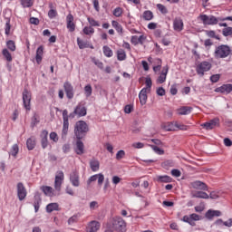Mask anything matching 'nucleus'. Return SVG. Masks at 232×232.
Wrapping results in <instances>:
<instances>
[{"label": "nucleus", "instance_id": "4468645a", "mask_svg": "<svg viewBox=\"0 0 232 232\" xmlns=\"http://www.w3.org/2000/svg\"><path fill=\"white\" fill-rule=\"evenodd\" d=\"M82 139H77L76 145L74 147V152L76 155H84V143L82 141Z\"/></svg>", "mask_w": 232, "mask_h": 232}, {"label": "nucleus", "instance_id": "69168bd1", "mask_svg": "<svg viewBox=\"0 0 232 232\" xmlns=\"http://www.w3.org/2000/svg\"><path fill=\"white\" fill-rule=\"evenodd\" d=\"M158 10H160V13L162 14H168V8L162 4H158L157 5Z\"/></svg>", "mask_w": 232, "mask_h": 232}, {"label": "nucleus", "instance_id": "f8f14e48", "mask_svg": "<svg viewBox=\"0 0 232 232\" xmlns=\"http://www.w3.org/2000/svg\"><path fill=\"white\" fill-rule=\"evenodd\" d=\"M173 29L175 32H182L184 30V21L180 17H176L173 20Z\"/></svg>", "mask_w": 232, "mask_h": 232}, {"label": "nucleus", "instance_id": "ea45409f", "mask_svg": "<svg viewBox=\"0 0 232 232\" xmlns=\"http://www.w3.org/2000/svg\"><path fill=\"white\" fill-rule=\"evenodd\" d=\"M87 21L90 24L89 26H92V28L101 26V23H99V21L95 20L93 17L88 16Z\"/></svg>", "mask_w": 232, "mask_h": 232}, {"label": "nucleus", "instance_id": "338daca9", "mask_svg": "<svg viewBox=\"0 0 232 232\" xmlns=\"http://www.w3.org/2000/svg\"><path fill=\"white\" fill-rule=\"evenodd\" d=\"M125 156H126V152L121 150L117 152L116 159L117 160H121V159H124Z\"/></svg>", "mask_w": 232, "mask_h": 232}, {"label": "nucleus", "instance_id": "09e8293b", "mask_svg": "<svg viewBox=\"0 0 232 232\" xmlns=\"http://www.w3.org/2000/svg\"><path fill=\"white\" fill-rule=\"evenodd\" d=\"M162 168H164L165 169H169V168H173V166H175V163L173 162V160H165L162 164H161Z\"/></svg>", "mask_w": 232, "mask_h": 232}, {"label": "nucleus", "instance_id": "7ed1b4c3", "mask_svg": "<svg viewBox=\"0 0 232 232\" xmlns=\"http://www.w3.org/2000/svg\"><path fill=\"white\" fill-rule=\"evenodd\" d=\"M111 227L117 232H126V221L121 217H114L111 220Z\"/></svg>", "mask_w": 232, "mask_h": 232}, {"label": "nucleus", "instance_id": "774afa93", "mask_svg": "<svg viewBox=\"0 0 232 232\" xmlns=\"http://www.w3.org/2000/svg\"><path fill=\"white\" fill-rule=\"evenodd\" d=\"M133 111V105L128 104L124 107L125 113H131Z\"/></svg>", "mask_w": 232, "mask_h": 232}, {"label": "nucleus", "instance_id": "20e7f679", "mask_svg": "<svg viewBox=\"0 0 232 232\" xmlns=\"http://www.w3.org/2000/svg\"><path fill=\"white\" fill-rule=\"evenodd\" d=\"M200 21H202L203 24L206 26H215V24H218V22L220 21V18H218L217 16L211 14H201L199 16Z\"/></svg>", "mask_w": 232, "mask_h": 232}, {"label": "nucleus", "instance_id": "1a4fd4ad", "mask_svg": "<svg viewBox=\"0 0 232 232\" xmlns=\"http://www.w3.org/2000/svg\"><path fill=\"white\" fill-rule=\"evenodd\" d=\"M198 220H200V216L196 213L190 214L189 216H184L182 218V221L189 224V226H195V222Z\"/></svg>", "mask_w": 232, "mask_h": 232}, {"label": "nucleus", "instance_id": "6e6d98bb", "mask_svg": "<svg viewBox=\"0 0 232 232\" xmlns=\"http://www.w3.org/2000/svg\"><path fill=\"white\" fill-rule=\"evenodd\" d=\"M175 126H176V131H179V130H181L182 131H186L188 130L187 125L179 123L178 121H175Z\"/></svg>", "mask_w": 232, "mask_h": 232}, {"label": "nucleus", "instance_id": "603ef678", "mask_svg": "<svg viewBox=\"0 0 232 232\" xmlns=\"http://www.w3.org/2000/svg\"><path fill=\"white\" fill-rule=\"evenodd\" d=\"M173 180V179H171V177L169 176H159L158 177V182H171Z\"/></svg>", "mask_w": 232, "mask_h": 232}, {"label": "nucleus", "instance_id": "79ce46f5", "mask_svg": "<svg viewBox=\"0 0 232 232\" xmlns=\"http://www.w3.org/2000/svg\"><path fill=\"white\" fill-rule=\"evenodd\" d=\"M70 128V121H63V130H62V137L64 138L68 135V130Z\"/></svg>", "mask_w": 232, "mask_h": 232}, {"label": "nucleus", "instance_id": "423d86ee", "mask_svg": "<svg viewBox=\"0 0 232 232\" xmlns=\"http://www.w3.org/2000/svg\"><path fill=\"white\" fill-rule=\"evenodd\" d=\"M63 182H64V172H63L62 170H59L56 172L55 179H54L55 191H58V193L61 191V188Z\"/></svg>", "mask_w": 232, "mask_h": 232}, {"label": "nucleus", "instance_id": "6ab92c4d", "mask_svg": "<svg viewBox=\"0 0 232 232\" xmlns=\"http://www.w3.org/2000/svg\"><path fill=\"white\" fill-rule=\"evenodd\" d=\"M40 137H41L42 148L43 150H46V148H48V130H42Z\"/></svg>", "mask_w": 232, "mask_h": 232}, {"label": "nucleus", "instance_id": "8fccbe9b", "mask_svg": "<svg viewBox=\"0 0 232 232\" xmlns=\"http://www.w3.org/2000/svg\"><path fill=\"white\" fill-rule=\"evenodd\" d=\"M17 153H19V145L14 144L11 148L10 155L12 157H17Z\"/></svg>", "mask_w": 232, "mask_h": 232}, {"label": "nucleus", "instance_id": "c756f323", "mask_svg": "<svg viewBox=\"0 0 232 232\" xmlns=\"http://www.w3.org/2000/svg\"><path fill=\"white\" fill-rule=\"evenodd\" d=\"M222 215V212L219 210H208L205 214L206 218H208V220H212L213 217H220Z\"/></svg>", "mask_w": 232, "mask_h": 232}, {"label": "nucleus", "instance_id": "a878e982", "mask_svg": "<svg viewBox=\"0 0 232 232\" xmlns=\"http://www.w3.org/2000/svg\"><path fill=\"white\" fill-rule=\"evenodd\" d=\"M41 190L46 195V197H55V189L50 186L41 187Z\"/></svg>", "mask_w": 232, "mask_h": 232}, {"label": "nucleus", "instance_id": "7c9ffc66", "mask_svg": "<svg viewBox=\"0 0 232 232\" xmlns=\"http://www.w3.org/2000/svg\"><path fill=\"white\" fill-rule=\"evenodd\" d=\"M59 203H50L46 206L47 213H53V211H59Z\"/></svg>", "mask_w": 232, "mask_h": 232}, {"label": "nucleus", "instance_id": "39448f33", "mask_svg": "<svg viewBox=\"0 0 232 232\" xmlns=\"http://www.w3.org/2000/svg\"><path fill=\"white\" fill-rule=\"evenodd\" d=\"M212 66L213 65L211 64V63L208 61H203L196 66V72L198 75H200V77H204V73H206V72H209Z\"/></svg>", "mask_w": 232, "mask_h": 232}, {"label": "nucleus", "instance_id": "a19ab883", "mask_svg": "<svg viewBox=\"0 0 232 232\" xmlns=\"http://www.w3.org/2000/svg\"><path fill=\"white\" fill-rule=\"evenodd\" d=\"M102 50L105 57H113V51L111 50V48H110V46L104 45L102 47Z\"/></svg>", "mask_w": 232, "mask_h": 232}, {"label": "nucleus", "instance_id": "c85d7f7f", "mask_svg": "<svg viewBox=\"0 0 232 232\" xmlns=\"http://www.w3.org/2000/svg\"><path fill=\"white\" fill-rule=\"evenodd\" d=\"M44 53V48L43 46H39L36 50V55H35L37 64H41V63L43 62Z\"/></svg>", "mask_w": 232, "mask_h": 232}, {"label": "nucleus", "instance_id": "2f4dec72", "mask_svg": "<svg viewBox=\"0 0 232 232\" xmlns=\"http://www.w3.org/2000/svg\"><path fill=\"white\" fill-rule=\"evenodd\" d=\"M77 44L80 50H84V48H93V46H90V44L88 42L81 40V38H77Z\"/></svg>", "mask_w": 232, "mask_h": 232}, {"label": "nucleus", "instance_id": "393cba45", "mask_svg": "<svg viewBox=\"0 0 232 232\" xmlns=\"http://www.w3.org/2000/svg\"><path fill=\"white\" fill-rule=\"evenodd\" d=\"M74 113L78 115L79 117H85L87 111H86V107L82 104H78L76 108L74 109Z\"/></svg>", "mask_w": 232, "mask_h": 232}, {"label": "nucleus", "instance_id": "a211bd4d", "mask_svg": "<svg viewBox=\"0 0 232 232\" xmlns=\"http://www.w3.org/2000/svg\"><path fill=\"white\" fill-rule=\"evenodd\" d=\"M66 24H67V29L69 32L72 33L75 30V23H73V14H69L66 16Z\"/></svg>", "mask_w": 232, "mask_h": 232}, {"label": "nucleus", "instance_id": "9b49d317", "mask_svg": "<svg viewBox=\"0 0 232 232\" xmlns=\"http://www.w3.org/2000/svg\"><path fill=\"white\" fill-rule=\"evenodd\" d=\"M147 37L144 34H141L140 36L138 35H132L130 37V43L133 44V46H137L138 44H144V41H146Z\"/></svg>", "mask_w": 232, "mask_h": 232}, {"label": "nucleus", "instance_id": "9d476101", "mask_svg": "<svg viewBox=\"0 0 232 232\" xmlns=\"http://www.w3.org/2000/svg\"><path fill=\"white\" fill-rule=\"evenodd\" d=\"M96 180H98V186H102V183L104 182V174L99 173L91 176L87 180L88 186H90L92 182H95Z\"/></svg>", "mask_w": 232, "mask_h": 232}, {"label": "nucleus", "instance_id": "4d7b16f0", "mask_svg": "<svg viewBox=\"0 0 232 232\" xmlns=\"http://www.w3.org/2000/svg\"><path fill=\"white\" fill-rule=\"evenodd\" d=\"M208 37H211L212 39H217L218 41H220V36L217 35V33L215 31L210 30L207 31Z\"/></svg>", "mask_w": 232, "mask_h": 232}, {"label": "nucleus", "instance_id": "cd10ccee", "mask_svg": "<svg viewBox=\"0 0 232 232\" xmlns=\"http://www.w3.org/2000/svg\"><path fill=\"white\" fill-rule=\"evenodd\" d=\"M161 128L165 130V131H177L175 121L165 122L161 125Z\"/></svg>", "mask_w": 232, "mask_h": 232}, {"label": "nucleus", "instance_id": "e433bc0d", "mask_svg": "<svg viewBox=\"0 0 232 232\" xmlns=\"http://www.w3.org/2000/svg\"><path fill=\"white\" fill-rule=\"evenodd\" d=\"M82 32L84 34V35H88L89 37H92V35H93V34H95V29L92 26H85L82 29Z\"/></svg>", "mask_w": 232, "mask_h": 232}, {"label": "nucleus", "instance_id": "dca6fc26", "mask_svg": "<svg viewBox=\"0 0 232 232\" xmlns=\"http://www.w3.org/2000/svg\"><path fill=\"white\" fill-rule=\"evenodd\" d=\"M63 89H64V92L66 93V97L69 98V99H72L74 95L73 86L72 85V83H70V82H65L63 83Z\"/></svg>", "mask_w": 232, "mask_h": 232}, {"label": "nucleus", "instance_id": "412c9836", "mask_svg": "<svg viewBox=\"0 0 232 232\" xmlns=\"http://www.w3.org/2000/svg\"><path fill=\"white\" fill-rule=\"evenodd\" d=\"M70 180L74 188H79L81 182L79 181V172L73 171L70 175Z\"/></svg>", "mask_w": 232, "mask_h": 232}, {"label": "nucleus", "instance_id": "aec40b11", "mask_svg": "<svg viewBox=\"0 0 232 232\" xmlns=\"http://www.w3.org/2000/svg\"><path fill=\"white\" fill-rule=\"evenodd\" d=\"M215 92L217 93H231L232 84H223L222 86L216 88Z\"/></svg>", "mask_w": 232, "mask_h": 232}, {"label": "nucleus", "instance_id": "0eeeda50", "mask_svg": "<svg viewBox=\"0 0 232 232\" xmlns=\"http://www.w3.org/2000/svg\"><path fill=\"white\" fill-rule=\"evenodd\" d=\"M23 102L24 108H25L27 111H30L32 109L30 105V102H32V94L28 92V90H24L23 92Z\"/></svg>", "mask_w": 232, "mask_h": 232}, {"label": "nucleus", "instance_id": "bf43d9fd", "mask_svg": "<svg viewBox=\"0 0 232 232\" xmlns=\"http://www.w3.org/2000/svg\"><path fill=\"white\" fill-rule=\"evenodd\" d=\"M93 90L92 89V85L88 84L84 87V93L86 97H91Z\"/></svg>", "mask_w": 232, "mask_h": 232}, {"label": "nucleus", "instance_id": "37998d69", "mask_svg": "<svg viewBox=\"0 0 232 232\" xmlns=\"http://www.w3.org/2000/svg\"><path fill=\"white\" fill-rule=\"evenodd\" d=\"M23 8H31L34 6V0H20Z\"/></svg>", "mask_w": 232, "mask_h": 232}, {"label": "nucleus", "instance_id": "f704fd0d", "mask_svg": "<svg viewBox=\"0 0 232 232\" xmlns=\"http://www.w3.org/2000/svg\"><path fill=\"white\" fill-rule=\"evenodd\" d=\"M90 167L92 171H99V168H101V163H99V160H92L90 161Z\"/></svg>", "mask_w": 232, "mask_h": 232}, {"label": "nucleus", "instance_id": "58836bf2", "mask_svg": "<svg viewBox=\"0 0 232 232\" xmlns=\"http://www.w3.org/2000/svg\"><path fill=\"white\" fill-rule=\"evenodd\" d=\"M41 202H42L41 197L34 196V208L35 213L39 211V208H41Z\"/></svg>", "mask_w": 232, "mask_h": 232}, {"label": "nucleus", "instance_id": "4c0bfd02", "mask_svg": "<svg viewBox=\"0 0 232 232\" xmlns=\"http://www.w3.org/2000/svg\"><path fill=\"white\" fill-rule=\"evenodd\" d=\"M194 198H209V195L204 191H197L193 194Z\"/></svg>", "mask_w": 232, "mask_h": 232}, {"label": "nucleus", "instance_id": "a18cd8bd", "mask_svg": "<svg viewBox=\"0 0 232 232\" xmlns=\"http://www.w3.org/2000/svg\"><path fill=\"white\" fill-rule=\"evenodd\" d=\"M122 14H124V9H122V7H116L112 12L114 17H122Z\"/></svg>", "mask_w": 232, "mask_h": 232}, {"label": "nucleus", "instance_id": "4be33fe9", "mask_svg": "<svg viewBox=\"0 0 232 232\" xmlns=\"http://www.w3.org/2000/svg\"><path fill=\"white\" fill-rule=\"evenodd\" d=\"M190 185L194 189H201L203 191H208V185H206V183L202 181L196 180L194 182H191Z\"/></svg>", "mask_w": 232, "mask_h": 232}, {"label": "nucleus", "instance_id": "6e6552de", "mask_svg": "<svg viewBox=\"0 0 232 232\" xmlns=\"http://www.w3.org/2000/svg\"><path fill=\"white\" fill-rule=\"evenodd\" d=\"M16 189H17V197L19 200L21 201L24 200L27 195L26 188L24 187V184H23V182L17 183Z\"/></svg>", "mask_w": 232, "mask_h": 232}, {"label": "nucleus", "instance_id": "49530a36", "mask_svg": "<svg viewBox=\"0 0 232 232\" xmlns=\"http://www.w3.org/2000/svg\"><path fill=\"white\" fill-rule=\"evenodd\" d=\"M222 35L224 37H232V27L228 26L222 30Z\"/></svg>", "mask_w": 232, "mask_h": 232}, {"label": "nucleus", "instance_id": "680f3d73", "mask_svg": "<svg viewBox=\"0 0 232 232\" xmlns=\"http://www.w3.org/2000/svg\"><path fill=\"white\" fill-rule=\"evenodd\" d=\"M10 30H12V25L10 24V20H7L5 26V35H10Z\"/></svg>", "mask_w": 232, "mask_h": 232}, {"label": "nucleus", "instance_id": "0e129e2a", "mask_svg": "<svg viewBox=\"0 0 232 232\" xmlns=\"http://www.w3.org/2000/svg\"><path fill=\"white\" fill-rule=\"evenodd\" d=\"M50 140H53V142H58L59 141V136L57 135V132H51L50 135Z\"/></svg>", "mask_w": 232, "mask_h": 232}, {"label": "nucleus", "instance_id": "bb28decb", "mask_svg": "<svg viewBox=\"0 0 232 232\" xmlns=\"http://www.w3.org/2000/svg\"><path fill=\"white\" fill-rule=\"evenodd\" d=\"M111 26L113 29L116 30V32H117V34H119V35H122V34H124V28L119 22L112 20Z\"/></svg>", "mask_w": 232, "mask_h": 232}, {"label": "nucleus", "instance_id": "72a5a7b5", "mask_svg": "<svg viewBox=\"0 0 232 232\" xmlns=\"http://www.w3.org/2000/svg\"><path fill=\"white\" fill-rule=\"evenodd\" d=\"M117 59L118 61H126L127 55H126V51L124 49H119L116 52Z\"/></svg>", "mask_w": 232, "mask_h": 232}, {"label": "nucleus", "instance_id": "c03bdc74", "mask_svg": "<svg viewBox=\"0 0 232 232\" xmlns=\"http://www.w3.org/2000/svg\"><path fill=\"white\" fill-rule=\"evenodd\" d=\"M26 146L29 150H34L35 148V139L34 138H29L26 141Z\"/></svg>", "mask_w": 232, "mask_h": 232}, {"label": "nucleus", "instance_id": "2eb2a0df", "mask_svg": "<svg viewBox=\"0 0 232 232\" xmlns=\"http://www.w3.org/2000/svg\"><path fill=\"white\" fill-rule=\"evenodd\" d=\"M169 70V67H168V65L163 67L161 73L160 74V76L157 79L158 84H164V82H166Z\"/></svg>", "mask_w": 232, "mask_h": 232}, {"label": "nucleus", "instance_id": "864d4df0", "mask_svg": "<svg viewBox=\"0 0 232 232\" xmlns=\"http://www.w3.org/2000/svg\"><path fill=\"white\" fill-rule=\"evenodd\" d=\"M38 124H39V116L37 114H34L31 120V128H35V126Z\"/></svg>", "mask_w": 232, "mask_h": 232}, {"label": "nucleus", "instance_id": "5fc2aeb1", "mask_svg": "<svg viewBox=\"0 0 232 232\" xmlns=\"http://www.w3.org/2000/svg\"><path fill=\"white\" fill-rule=\"evenodd\" d=\"M146 87L144 89L147 90V92H150L151 86H153V82L151 81L150 77H147L145 81Z\"/></svg>", "mask_w": 232, "mask_h": 232}, {"label": "nucleus", "instance_id": "13d9d810", "mask_svg": "<svg viewBox=\"0 0 232 232\" xmlns=\"http://www.w3.org/2000/svg\"><path fill=\"white\" fill-rule=\"evenodd\" d=\"M150 148L157 153L158 155H164V150L159 148L157 145H150Z\"/></svg>", "mask_w": 232, "mask_h": 232}, {"label": "nucleus", "instance_id": "5701e85b", "mask_svg": "<svg viewBox=\"0 0 232 232\" xmlns=\"http://www.w3.org/2000/svg\"><path fill=\"white\" fill-rule=\"evenodd\" d=\"M178 115H189L193 111V107L182 106L176 110Z\"/></svg>", "mask_w": 232, "mask_h": 232}, {"label": "nucleus", "instance_id": "e2e57ef3", "mask_svg": "<svg viewBox=\"0 0 232 232\" xmlns=\"http://www.w3.org/2000/svg\"><path fill=\"white\" fill-rule=\"evenodd\" d=\"M92 63L98 67L100 68V70H104V63H102V62L93 58L92 59Z\"/></svg>", "mask_w": 232, "mask_h": 232}, {"label": "nucleus", "instance_id": "3c124183", "mask_svg": "<svg viewBox=\"0 0 232 232\" xmlns=\"http://www.w3.org/2000/svg\"><path fill=\"white\" fill-rule=\"evenodd\" d=\"M50 8H53V5H50ZM48 17L49 19H54V17H57V10L50 9L48 12Z\"/></svg>", "mask_w": 232, "mask_h": 232}, {"label": "nucleus", "instance_id": "c9c22d12", "mask_svg": "<svg viewBox=\"0 0 232 232\" xmlns=\"http://www.w3.org/2000/svg\"><path fill=\"white\" fill-rule=\"evenodd\" d=\"M2 55H4L7 63H12V61H14V58L12 57V53H10V51H8V49H3Z\"/></svg>", "mask_w": 232, "mask_h": 232}, {"label": "nucleus", "instance_id": "f3484780", "mask_svg": "<svg viewBox=\"0 0 232 232\" xmlns=\"http://www.w3.org/2000/svg\"><path fill=\"white\" fill-rule=\"evenodd\" d=\"M101 229V223L99 221L92 220L87 226V232H97Z\"/></svg>", "mask_w": 232, "mask_h": 232}, {"label": "nucleus", "instance_id": "ddd939ff", "mask_svg": "<svg viewBox=\"0 0 232 232\" xmlns=\"http://www.w3.org/2000/svg\"><path fill=\"white\" fill-rule=\"evenodd\" d=\"M218 122H220V120L218 118H215L208 122L203 123L202 126L205 128V130H213L218 126Z\"/></svg>", "mask_w": 232, "mask_h": 232}, {"label": "nucleus", "instance_id": "473e14b6", "mask_svg": "<svg viewBox=\"0 0 232 232\" xmlns=\"http://www.w3.org/2000/svg\"><path fill=\"white\" fill-rule=\"evenodd\" d=\"M153 17H155V15L150 10L144 11L142 14V19H144V21H151Z\"/></svg>", "mask_w": 232, "mask_h": 232}, {"label": "nucleus", "instance_id": "f03ea898", "mask_svg": "<svg viewBox=\"0 0 232 232\" xmlns=\"http://www.w3.org/2000/svg\"><path fill=\"white\" fill-rule=\"evenodd\" d=\"M231 47L227 44H221L216 47L214 52L215 59H226L231 55Z\"/></svg>", "mask_w": 232, "mask_h": 232}, {"label": "nucleus", "instance_id": "b1692460", "mask_svg": "<svg viewBox=\"0 0 232 232\" xmlns=\"http://www.w3.org/2000/svg\"><path fill=\"white\" fill-rule=\"evenodd\" d=\"M148 89H143L139 93V99L141 106H144L146 102H148Z\"/></svg>", "mask_w": 232, "mask_h": 232}, {"label": "nucleus", "instance_id": "052dcab7", "mask_svg": "<svg viewBox=\"0 0 232 232\" xmlns=\"http://www.w3.org/2000/svg\"><path fill=\"white\" fill-rule=\"evenodd\" d=\"M155 62H156V64H158V65L153 67V71H154L155 72H160V68H161V66H162V60L157 58V59L155 60Z\"/></svg>", "mask_w": 232, "mask_h": 232}, {"label": "nucleus", "instance_id": "de8ad7c7", "mask_svg": "<svg viewBox=\"0 0 232 232\" xmlns=\"http://www.w3.org/2000/svg\"><path fill=\"white\" fill-rule=\"evenodd\" d=\"M6 46L8 50H10V52H15L16 50L15 42H14L13 40H8L6 42Z\"/></svg>", "mask_w": 232, "mask_h": 232}, {"label": "nucleus", "instance_id": "f257e3e1", "mask_svg": "<svg viewBox=\"0 0 232 232\" xmlns=\"http://www.w3.org/2000/svg\"><path fill=\"white\" fill-rule=\"evenodd\" d=\"M88 124L84 121H79L74 126V135L76 139H84L89 131Z\"/></svg>", "mask_w": 232, "mask_h": 232}]
</instances>
